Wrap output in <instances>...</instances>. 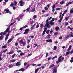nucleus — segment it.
I'll return each instance as SVG.
<instances>
[{"instance_id":"41","label":"nucleus","mask_w":73,"mask_h":73,"mask_svg":"<svg viewBox=\"0 0 73 73\" xmlns=\"http://www.w3.org/2000/svg\"><path fill=\"white\" fill-rule=\"evenodd\" d=\"M54 50H56V49H57V47L56 46H54Z\"/></svg>"},{"instance_id":"63","label":"nucleus","mask_w":73,"mask_h":73,"mask_svg":"<svg viewBox=\"0 0 73 73\" xmlns=\"http://www.w3.org/2000/svg\"><path fill=\"white\" fill-rule=\"evenodd\" d=\"M8 37L6 36L5 40H7V39H8Z\"/></svg>"},{"instance_id":"51","label":"nucleus","mask_w":73,"mask_h":73,"mask_svg":"<svg viewBox=\"0 0 73 73\" xmlns=\"http://www.w3.org/2000/svg\"><path fill=\"white\" fill-rule=\"evenodd\" d=\"M47 28L46 27V28H45V29H44V31L45 32H46V30H47Z\"/></svg>"},{"instance_id":"64","label":"nucleus","mask_w":73,"mask_h":73,"mask_svg":"<svg viewBox=\"0 0 73 73\" xmlns=\"http://www.w3.org/2000/svg\"><path fill=\"white\" fill-rule=\"evenodd\" d=\"M33 29H34V28L32 27L31 28V30H33Z\"/></svg>"},{"instance_id":"18","label":"nucleus","mask_w":73,"mask_h":73,"mask_svg":"<svg viewBox=\"0 0 73 73\" xmlns=\"http://www.w3.org/2000/svg\"><path fill=\"white\" fill-rule=\"evenodd\" d=\"M13 51L10 52H9L7 53V54H13Z\"/></svg>"},{"instance_id":"50","label":"nucleus","mask_w":73,"mask_h":73,"mask_svg":"<svg viewBox=\"0 0 73 73\" xmlns=\"http://www.w3.org/2000/svg\"><path fill=\"white\" fill-rule=\"evenodd\" d=\"M1 55H0V61H1V60H3L2 59V58H1Z\"/></svg>"},{"instance_id":"52","label":"nucleus","mask_w":73,"mask_h":73,"mask_svg":"<svg viewBox=\"0 0 73 73\" xmlns=\"http://www.w3.org/2000/svg\"><path fill=\"white\" fill-rule=\"evenodd\" d=\"M46 57H48V53L46 52Z\"/></svg>"},{"instance_id":"38","label":"nucleus","mask_w":73,"mask_h":73,"mask_svg":"<svg viewBox=\"0 0 73 73\" xmlns=\"http://www.w3.org/2000/svg\"><path fill=\"white\" fill-rule=\"evenodd\" d=\"M23 55H24V53L22 52L20 54V56H23Z\"/></svg>"},{"instance_id":"35","label":"nucleus","mask_w":73,"mask_h":73,"mask_svg":"<svg viewBox=\"0 0 73 73\" xmlns=\"http://www.w3.org/2000/svg\"><path fill=\"white\" fill-rule=\"evenodd\" d=\"M28 27V25H25V26H24V27H23V28H27V27Z\"/></svg>"},{"instance_id":"3","label":"nucleus","mask_w":73,"mask_h":73,"mask_svg":"<svg viewBox=\"0 0 73 73\" xmlns=\"http://www.w3.org/2000/svg\"><path fill=\"white\" fill-rule=\"evenodd\" d=\"M19 42H21V44H22L23 45V46H25V42H23V40H19Z\"/></svg>"},{"instance_id":"1","label":"nucleus","mask_w":73,"mask_h":73,"mask_svg":"<svg viewBox=\"0 0 73 73\" xmlns=\"http://www.w3.org/2000/svg\"><path fill=\"white\" fill-rule=\"evenodd\" d=\"M10 26H9V27H8L5 31L1 33H0V35H3V36L5 35H6V33L8 32V31L9 30V29H10Z\"/></svg>"},{"instance_id":"46","label":"nucleus","mask_w":73,"mask_h":73,"mask_svg":"<svg viewBox=\"0 0 73 73\" xmlns=\"http://www.w3.org/2000/svg\"><path fill=\"white\" fill-rule=\"evenodd\" d=\"M49 31L47 30L46 32V33H47V34H49Z\"/></svg>"},{"instance_id":"22","label":"nucleus","mask_w":73,"mask_h":73,"mask_svg":"<svg viewBox=\"0 0 73 73\" xmlns=\"http://www.w3.org/2000/svg\"><path fill=\"white\" fill-rule=\"evenodd\" d=\"M40 28L42 29L44 28V25H43V24H40Z\"/></svg>"},{"instance_id":"48","label":"nucleus","mask_w":73,"mask_h":73,"mask_svg":"<svg viewBox=\"0 0 73 73\" xmlns=\"http://www.w3.org/2000/svg\"><path fill=\"white\" fill-rule=\"evenodd\" d=\"M14 5V4L12 3H11L10 5V7H12Z\"/></svg>"},{"instance_id":"29","label":"nucleus","mask_w":73,"mask_h":73,"mask_svg":"<svg viewBox=\"0 0 73 73\" xmlns=\"http://www.w3.org/2000/svg\"><path fill=\"white\" fill-rule=\"evenodd\" d=\"M15 23V22H13V23H11L10 24V26H12V25H13L14 23Z\"/></svg>"},{"instance_id":"16","label":"nucleus","mask_w":73,"mask_h":73,"mask_svg":"<svg viewBox=\"0 0 73 73\" xmlns=\"http://www.w3.org/2000/svg\"><path fill=\"white\" fill-rule=\"evenodd\" d=\"M70 13H73V7L72 8V9H70Z\"/></svg>"},{"instance_id":"12","label":"nucleus","mask_w":73,"mask_h":73,"mask_svg":"<svg viewBox=\"0 0 73 73\" xmlns=\"http://www.w3.org/2000/svg\"><path fill=\"white\" fill-rule=\"evenodd\" d=\"M36 10H35V7H33L32 8V9L31 10V12H35Z\"/></svg>"},{"instance_id":"61","label":"nucleus","mask_w":73,"mask_h":73,"mask_svg":"<svg viewBox=\"0 0 73 73\" xmlns=\"http://www.w3.org/2000/svg\"><path fill=\"white\" fill-rule=\"evenodd\" d=\"M61 20H61V19H60L58 21L59 23H61Z\"/></svg>"},{"instance_id":"27","label":"nucleus","mask_w":73,"mask_h":73,"mask_svg":"<svg viewBox=\"0 0 73 73\" xmlns=\"http://www.w3.org/2000/svg\"><path fill=\"white\" fill-rule=\"evenodd\" d=\"M70 53V52L69 51H68L67 52H66V56H67L68 54H69Z\"/></svg>"},{"instance_id":"56","label":"nucleus","mask_w":73,"mask_h":73,"mask_svg":"<svg viewBox=\"0 0 73 73\" xmlns=\"http://www.w3.org/2000/svg\"><path fill=\"white\" fill-rule=\"evenodd\" d=\"M29 66H30V65L29 64H28L27 66L26 67V69L28 68V67H29Z\"/></svg>"},{"instance_id":"17","label":"nucleus","mask_w":73,"mask_h":73,"mask_svg":"<svg viewBox=\"0 0 73 73\" xmlns=\"http://www.w3.org/2000/svg\"><path fill=\"white\" fill-rule=\"evenodd\" d=\"M25 69H24L23 68H21L20 69V71H21L22 72H24V71H25Z\"/></svg>"},{"instance_id":"19","label":"nucleus","mask_w":73,"mask_h":73,"mask_svg":"<svg viewBox=\"0 0 73 73\" xmlns=\"http://www.w3.org/2000/svg\"><path fill=\"white\" fill-rule=\"evenodd\" d=\"M20 62H17V63L15 64L16 66H19L20 65V64H19Z\"/></svg>"},{"instance_id":"36","label":"nucleus","mask_w":73,"mask_h":73,"mask_svg":"<svg viewBox=\"0 0 73 73\" xmlns=\"http://www.w3.org/2000/svg\"><path fill=\"white\" fill-rule=\"evenodd\" d=\"M15 54H14L11 57L12 58H15Z\"/></svg>"},{"instance_id":"49","label":"nucleus","mask_w":73,"mask_h":73,"mask_svg":"<svg viewBox=\"0 0 73 73\" xmlns=\"http://www.w3.org/2000/svg\"><path fill=\"white\" fill-rule=\"evenodd\" d=\"M27 65V62H25L24 63V66H26Z\"/></svg>"},{"instance_id":"47","label":"nucleus","mask_w":73,"mask_h":73,"mask_svg":"<svg viewBox=\"0 0 73 73\" xmlns=\"http://www.w3.org/2000/svg\"><path fill=\"white\" fill-rule=\"evenodd\" d=\"M45 32L46 31H43V33L42 34V36H43V35H45Z\"/></svg>"},{"instance_id":"2","label":"nucleus","mask_w":73,"mask_h":73,"mask_svg":"<svg viewBox=\"0 0 73 73\" xmlns=\"http://www.w3.org/2000/svg\"><path fill=\"white\" fill-rule=\"evenodd\" d=\"M62 57V55H61V56H60L58 58V60L56 61V63L57 64H58L61 61V58Z\"/></svg>"},{"instance_id":"55","label":"nucleus","mask_w":73,"mask_h":73,"mask_svg":"<svg viewBox=\"0 0 73 73\" xmlns=\"http://www.w3.org/2000/svg\"><path fill=\"white\" fill-rule=\"evenodd\" d=\"M19 16H20V18L21 19H22V18H23V15H20Z\"/></svg>"},{"instance_id":"62","label":"nucleus","mask_w":73,"mask_h":73,"mask_svg":"<svg viewBox=\"0 0 73 73\" xmlns=\"http://www.w3.org/2000/svg\"><path fill=\"white\" fill-rule=\"evenodd\" d=\"M59 38V39H62V36H60Z\"/></svg>"},{"instance_id":"31","label":"nucleus","mask_w":73,"mask_h":73,"mask_svg":"<svg viewBox=\"0 0 73 73\" xmlns=\"http://www.w3.org/2000/svg\"><path fill=\"white\" fill-rule=\"evenodd\" d=\"M17 4V1H15L14 2V5H16Z\"/></svg>"},{"instance_id":"34","label":"nucleus","mask_w":73,"mask_h":73,"mask_svg":"<svg viewBox=\"0 0 73 73\" xmlns=\"http://www.w3.org/2000/svg\"><path fill=\"white\" fill-rule=\"evenodd\" d=\"M7 48V45H5L3 46L2 47V48Z\"/></svg>"},{"instance_id":"32","label":"nucleus","mask_w":73,"mask_h":73,"mask_svg":"<svg viewBox=\"0 0 73 73\" xmlns=\"http://www.w3.org/2000/svg\"><path fill=\"white\" fill-rule=\"evenodd\" d=\"M8 67L9 68H12V67H13V66L12 64H11Z\"/></svg>"},{"instance_id":"23","label":"nucleus","mask_w":73,"mask_h":73,"mask_svg":"<svg viewBox=\"0 0 73 73\" xmlns=\"http://www.w3.org/2000/svg\"><path fill=\"white\" fill-rule=\"evenodd\" d=\"M58 34V32H56V33H54V36H57V35Z\"/></svg>"},{"instance_id":"7","label":"nucleus","mask_w":73,"mask_h":73,"mask_svg":"<svg viewBox=\"0 0 73 73\" xmlns=\"http://www.w3.org/2000/svg\"><path fill=\"white\" fill-rule=\"evenodd\" d=\"M55 66V65H54V64H52L49 67V69H51L52 68H53Z\"/></svg>"},{"instance_id":"11","label":"nucleus","mask_w":73,"mask_h":73,"mask_svg":"<svg viewBox=\"0 0 73 73\" xmlns=\"http://www.w3.org/2000/svg\"><path fill=\"white\" fill-rule=\"evenodd\" d=\"M47 40H46V42H52V39H48Z\"/></svg>"},{"instance_id":"9","label":"nucleus","mask_w":73,"mask_h":73,"mask_svg":"<svg viewBox=\"0 0 73 73\" xmlns=\"http://www.w3.org/2000/svg\"><path fill=\"white\" fill-rule=\"evenodd\" d=\"M9 9H5L4 11V12H5V11H6L7 13H9Z\"/></svg>"},{"instance_id":"6","label":"nucleus","mask_w":73,"mask_h":73,"mask_svg":"<svg viewBox=\"0 0 73 73\" xmlns=\"http://www.w3.org/2000/svg\"><path fill=\"white\" fill-rule=\"evenodd\" d=\"M49 22H47L46 23V24L44 26L45 27H47L49 29L51 27V26H50V25L49 26Z\"/></svg>"},{"instance_id":"28","label":"nucleus","mask_w":73,"mask_h":73,"mask_svg":"<svg viewBox=\"0 0 73 73\" xmlns=\"http://www.w3.org/2000/svg\"><path fill=\"white\" fill-rule=\"evenodd\" d=\"M30 9H31V8H28L26 9V10L27 11H28V12H29V10H30Z\"/></svg>"},{"instance_id":"57","label":"nucleus","mask_w":73,"mask_h":73,"mask_svg":"<svg viewBox=\"0 0 73 73\" xmlns=\"http://www.w3.org/2000/svg\"><path fill=\"white\" fill-rule=\"evenodd\" d=\"M19 35H20V33H18L16 34V35L19 36Z\"/></svg>"},{"instance_id":"5","label":"nucleus","mask_w":73,"mask_h":73,"mask_svg":"<svg viewBox=\"0 0 73 73\" xmlns=\"http://www.w3.org/2000/svg\"><path fill=\"white\" fill-rule=\"evenodd\" d=\"M53 71V73H56V72H57V67H54L52 68Z\"/></svg>"},{"instance_id":"39","label":"nucleus","mask_w":73,"mask_h":73,"mask_svg":"<svg viewBox=\"0 0 73 73\" xmlns=\"http://www.w3.org/2000/svg\"><path fill=\"white\" fill-rule=\"evenodd\" d=\"M61 9L60 8H57L56 9V11H59V10H60Z\"/></svg>"},{"instance_id":"53","label":"nucleus","mask_w":73,"mask_h":73,"mask_svg":"<svg viewBox=\"0 0 73 73\" xmlns=\"http://www.w3.org/2000/svg\"><path fill=\"white\" fill-rule=\"evenodd\" d=\"M7 51V49H6L3 51V52L4 53H5V52H6Z\"/></svg>"},{"instance_id":"20","label":"nucleus","mask_w":73,"mask_h":73,"mask_svg":"<svg viewBox=\"0 0 73 73\" xmlns=\"http://www.w3.org/2000/svg\"><path fill=\"white\" fill-rule=\"evenodd\" d=\"M65 3V1H62L61 2H60V4H64Z\"/></svg>"},{"instance_id":"10","label":"nucleus","mask_w":73,"mask_h":73,"mask_svg":"<svg viewBox=\"0 0 73 73\" xmlns=\"http://www.w3.org/2000/svg\"><path fill=\"white\" fill-rule=\"evenodd\" d=\"M41 67H40V68H37V69H36L35 70V73H37V72H38V70H39V69L40 68L41 69Z\"/></svg>"},{"instance_id":"21","label":"nucleus","mask_w":73,"mask_h":73,"mask_svg":"<svg viewBox=\"0 0 73 73\" xmlns=\"http://www.w3.org/2000/svg\"><path fill=\"white\" fill-rule=\"evenodd\" d=\"M16 61V60H10V62H14Z\"/></svg>"},{"instance_id":"24","label":"nucleus","mask_w":73,"mask_h":73,"mask_svg":"<svg viewBox=\"0 0 73 73\" xmlns=\"http://www.w3.org/2000/svg\"><path fill=\"white\" fill-rule=\"evenodd\" d=\"M55 6H56V4H54L53 5V6H52V9H54V8H55Z\"/></svg>"},{"instance_id":"43","label":"nucleus","mask_w":73,"mask_h":73,"mask_svg":"<svg viewBox=\"0 0 73 73\" xmlns=\"http://www.w3.org/2000/svg\"><path fill=\"white\" fill-rule=\"evenodd\" d=\"M45 10H48V8L47 7H45L44 8Z\"/></svg>"},{"instance_id":"15","label":"nucleus","mask_w":73,"mask_h":73,"mask_svg":"<svg viewBox=\"0 0 73 73\" xmlns=\"http://www.w3.org/2000/svg\"><path fill=\"white\" fill-rule=\"evenodd\" d=\"M12 41V39H10L8 41L7 43V44H9V42H11V41Z\"/></svg>"},{"instance_id":"58","label":"nucleus","mask_w":73,"mask_h":73,"mask_svg":"<svg viewBox=\"0 0 73 73\" xmlns=\"http://www.w3.org/2000/svg\"><path fill=\"white\" fill-rule=\"evenodd\" d=\"M32 66H36V64L34 63L32 64Z\"/></svg>"},{"instance_id":"13","label":"nucleus","mask_w":73,"mask_h":73,"mask_svg":"<svg viewBox=\"0 0 73 73\" xmlns=\"http://www.w3.org/2000/svg\"><path fill=\"white\" fill-rule=\"evenodd\" d=\"M4 38V35H1L0 36V40H2Z\"/></svg>"},{"instance_id":"26","label":"nucleus","mask_w":73,"mask_h":73,"mask_svg":"<svg viewBox=\"0 0 73 73\" xmlns=\"http://www.w3.org/2000/svg\"><path fill=\"white\" fill-rule=\"evenodd\" d=\"M50 38V35L48 34L47 35V38Z\"/></svg>"},{"instance_id":"4","label":"nucleus","mask_w":73,"mask_h":73,"mask_svg":"<svg viewBox=\"0 0 73 73\" xmlns=\"http://www.w3.org/2000/svg\"><path fill=\"white\" fill-rule=\"evenodd\" d=\"M29 29H26L25 30V32H24V35H27L28 32H29Z\"/></svg>"},{"instance_id":"25","label":"nucleus","mask_w":73,"mask_h":73,"mask_svg":"<svg viewBox=\"0 0 73 73\" xmlns=\"http://www.w3.org/2000/svg\"><path fill=\"white\" fill-rule=\"evenodd\" d=\"M60 29V27H56L55 28L56 31H58Z\"/></svg>"},{"instance_id":"14","label":"nucleus","mask_w":73,"mask_h":73,"mask_svg":"<svg viewBox=\"0 0 73 73\" xmlns=\"http://www.w3.org/2000/svg\"><path fill=\"white\" fill-rule=\"evenodd\" d=\"M70 34L68 35V36H67L66 38H65V40H68V38H69V36H70Z\"/></svg>"},{"instance_id":"8","label":"nucleus","mask_w":73,"mask_h":73,"mask_svg":"<svg viewBox=\"0 0 73 73\" xmlns=\"http://www.w3.org/2000/svg\"><path fill=\"white\" fill-rule=\"evenodd\" d=\"M72 47V45H70L69 46V48L67 50V51H69V50H70L71 49Z\"/></svg>"},{"instance_id":"59","label":"nucleus","mask_w":73,"mask_h":73,"mask_svg":"<svg viewBox=\"0 0 73 73\" xmlns=\"http://www.w3.org/2000/svg\"><path fill=\"white\" fill-rule=\"evenodd\" d=\"M19 3H20V4H22V3H23V1H19Z\"/></svg>"},{"instance_id":"40","label":"nucleus","mask_w":73,"mask_h":73,"mask_svg":"<svg viewBox=\"0 0 73 73\" xmlns=\"http://www.w3.org/2000/svg\"><path fill=\"white\" fill-rule=\"evenodd\" d=\"M41 64H37L36 65V66L37 67V66H41Z\"/></svg>"},{"instance_id":"44","label":"nucleus","mask_w":73,"mask_h":73,"mask_svg":"<svg viewBox=\"0 0 73 73\" xmlns=\"http://www.w3.org/2000/svg\"><path fill=\"white\" fill-rule=\"evenodd\" d=\"M38 27H39V25H37L36 27V28L37 29L38 28Z\"/></svg>"},{"instance_id":"60","label":"nucleus","mask_w":73,"mask_h":73,"mask_svg":"<svg viewBox=\"0 0 73 73\" xmlns=\"http://www.w3.org/2000/svg\"><path fill=\"white\" fill-rule=\"evenodd\" d=\"M47 7H48V8H49V7L50 6V5L49 4H48L47 5Z\"/></svg>"},{"instance_id":"54","label":"nucleus","mask_w":73,"mask_h":73,"mask_svg":"<svg viewBox=\"0 0 73 73\" xmlns=\"http://www.w3.org/2000/svg\"><path fill=\"white\" fill-rule=\"evenodd\" d=\"M67 11H68V10H66L64 12V13H66V12H67Z\"/></svg>"},{"instance_id":"30","label":"nucleus","mask_w":73,"mask_h":73,"mask_svg":"<svg viewBox=\"0 0 73 73\" xmlns=\"http://www.w3.org/2000/svg\"><path fill=\"white\" fill-rule=\"evenodd\" d=\"M57 58V56H55L54 57H53L52 58V60L54 59V58Z\"/></svg>"},{"instance_id":"45","label":"nucleus","mask_w":73,"mask_h":73,"mask_svg":"<svg viewBox=\"0 0 73 73\" xmlns=\"http://www.w3.org/2000/svg\"><path fill=\"white\" fill-rule=\"evenodd\" d=\"M9 36V34H7L5 36L6 37H8V36Z\"/></svg>"},{"instance_id":"42","label":"nucleus","mask_w":73,"mask_h":73,"mask_svg":"<svg viewBox=\"0 0 73 73\" xmlns=\"http://www.w3.org/2000/svg\"><path fill=\"white\" fill-rule=\"evenodd\" d=\"M23 28H23V27H22L19 29V30H20V31H22L23 30Z\"/></svg>"},{"instance_id":"37","label":"nucleus","mask_w":73,"mask_h":73,"mask_svg":"<svg viewBox=\"0 0 73 73\" xmlns=\"http://www.w3.org/2000/svg\"><path fill=\"white\" fill-rule=\"evenodd\" d=\"M17 52H18V53H22V51H21V50H19L17 51Z\"/></svg>"},{"instance_id":"33","label":"nucleus","mask_w":73,"mask_h":73,"mask_svg":"<svg viewBox=\"0 0 73 73\" xmlns=\"http://www.w3.org/2000/svg\"><path fill=\"white\" fill-rule=\"evenodd\" d=\"M50 25H54V22H50Z\"/></svg>"}]
</instances>
